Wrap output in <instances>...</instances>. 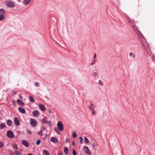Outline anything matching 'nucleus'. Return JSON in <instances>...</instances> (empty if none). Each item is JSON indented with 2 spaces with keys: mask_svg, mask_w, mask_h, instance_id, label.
<instances>
[{
  "mask_svg": "<svg viewBox=\"0 0 155 155\" xmlns=\"http://www.w3.org/2000/svg\"><path fill=\"white\" fill-rule=\"evenodd\" d=\"M57 126L58 129L61 131H62L64 130L63 125L61 121L58 122L57 124Z\"/></svg>",
  "mask_w": 155,
  "mask_h": 155,
  "instance_id": "nucleus-3",
  "label": "nucleus"
},
{
  "mask_svg": "<svg viewBox=\"0 0 155 155\" xmlns=\"http://www.w3.org/2000/svg\"><path fill=\"white\" fill-rule=\"evenodd\" d=\"M42 130H40L38 132V134H39L40 135H42Z\"/></svg>",
  "mask_w": 155,
  "mask_h": 155,
  "instance_id": "nucleus-34",
  "label": "nucleus"
},
{
  "mask_svg": "<svg viewBox=\"0 0 155 155\" xmlns=\"http://www.w3.org/2000/svg\"><path fill=\"white\" fill-rule=\"evenodd\" d=\"M27 155H33L32 153H30L28 154Z\"/></svg>",
  "mask_w": 155,
  "mask_h": 155,
  "instance_id": "nucleus-49",
  "label": "nucleus"
},
{
  "mask_svg": "<svg viewBox=\"0 0 155 155\" xmlns=\"http://www.w3.org/2000/svg\"><path fill=\"white\" fill-rule=\"evenodd\" d=\"M35 86H36L38 87V86H39V84L38 82H36V83H35Z\"/></svg>",
  "mask_w": 155,
  "mask_h": 155,
  "instance_id": "nucleus-40",
  "label": "nucleus"
},
{
  "mask_svg": "<svg viewBox=\"0 0 155 155\" xmlns=\"http://www.w3.org/2000/svg\"><path fill=\"white\" fill-rule=\"evenodd\" d=\"M7 136L10 138H13L14 137V136L13 132L10 130H8L7 133Z\"/></svg>",
  "mask_w": 155,
  "mask_h": 155,
  "instance_id": "nucleus-6",
  "label": "nucleus"
},
{
  "mask_svg": "<svg viewBox=\"0 0 155 155\" xmlns=\"http://www.w3.org/2000/svg\"><path fill=\"white\" fill-rule=\"evenodd\" d=\"M58 128H57L56 127H55L54 128V130H55V131L58 134H60V133L59 131L58 130Z\"/></svg>",
  "mask_w": 155,
  "mask_h": 155,
  "instance_id": "nucleus-30",
  "label": "nucleus"
},
{
  "mask_svg": "<svg viewBox=\"0 0 155 155\" xmlns=\"http://www.w3.org/2000/svg\"><path fill=\"white\" fill-rule=\"evenodd\" d=\"M32 114L34 117H38L40 113L38 110H35L32 111Z\"/></svg>",
  "mask_w": 155,
  "mask_h": 155,
  "instance_id": "nucleus-7",
  "label": "nucleus"
},
{
  "mask_svg": "<svg viewBox=\"0 0 155 155\" xmlns=\"http://www.w3.org/2000/svg\"><path fill=\"white\" fill-rule=\"evenodd\" d=\"M50 141L54 143H57L58 142V140L57 139V138L55 137H52L50 138Z\"/></svg>",
  "mask_w": 155,
  "mask_h": 155,
  "instance_id": "nucleus-8",
  "label": "nucleus"
},
{
  "mask_svg": "<svg viewBox=\"0 0 155 155\" xmlns=\"http://www.w3.org/2000/svg\"><path fill=\"white\" fill-rule=\"evenodd\" d=\"M5 12V10L4 9H0V15H3V14Z\"/></svg>",
  "mask_w": 155,
  "mask_h": 155,
  "instance_id": "nucleus-19",
  "label": "nucleus"
},
{
  "mask_svg": "<svg viewBox=\"0 0 155 155\" xmlns=\"http://www.w3.org/2000/svg\"><path fill=\"white\" fill-rule=\"evenodd\" d=\"M98 83L101 86L103 84V83L101 80H99V81Z\"/></svg>",
  "mask_w": 155,
  "mask_h": 155,
  "instance_id": "nucleus-37",
  "label": "nucleus"
},
{
  "mask_svg": "<svg viewBox=\"0 0 155 155\" xmlns=\"http://www.w3.org/2000/svg\"><path fill=\"white\" fill-rule=\"evenodd\" d=\"M85 142L86 143H88L89 142V140L86 137L84 138Z\"/></svg>",
  "mask_w": 155,
  "mask_h": 155,
  "instance_id": "nucleus-31",
  "label": "nucleus"
},
{
  "mask_svg": "<svg viewBox=\"0 0 155 155\" xmlns=\"http://www.w3.org/2000/svg\"><path fill=\"white\" fill-rule=\"evenodd\" d=\"M72 154L73 155H76L77 152L75 150V149H73L72 150Z\"/></svg>",
  "mask_w": 155,
  "mask_h": 155,
  "instance_id": "nucleus-32",
  "label": "nucleus"
},
{
  "mask_svg": "<svg viewBox=\"0 0 155 155\" xmlns=\"http://www.w3.org/2000/svg\"><path fill=\"white\" fill-rule=\"evenodd\" d=\"M47 119V117H45V118L43 119L42 120V122L44 124H47V125L50 127H51V123L50 121H48L46 119Z\"/></svg>",
  "mask_w": 155,
  "mask_h": 155,
  "instance_id": "nucleus-4",
  "label": "nucleus"
},
{
  "mask_svg": "<svg viewBox=\"0 0 155 155\" xmlns=\"http://www.w3.org/2000/svg\"><path fill=\"white\" fill-rule=\"evenodd\" d=\"M96 57V54H95L94 55V58H95Z\"/></svg>",
  "mask_w": 155,
  "mask_h": 155,
  "instance_id": "nucleus-48",
  "label": "nucleus"
},
{
  "mask_svg": "<svg viewBox=\"0 0 155 155\" xmlns=\"http://www.w3.org/2000/svg\"><path fill=\"white\" fill-rule=\"evenodd\" d=\"M7 124L8 126H11L12 124V121L10 120H8L6 121Z\"/></svg>",
  "mask_w": 155,
  "mask_h": 155,
  "instance_id": "nucleus-16",
  "label": "nucleus"
},
{
  "mask_svg": "<svg viewBox=\"0 0 155 155\" xmlns=\"http://www.w3.org/2000/svg\"><path fill=\"white\" fill-rule=\"evenodd\" d=\"M21 143L23 145H24L26 147H28L29 146V144L28 142L25 140H23L21 141Z\"/></svg>",
  "mask_w": 155,
  "mask_h": 155,
  "instance_id": "nucleus-10",
  "label": "nucleus"
},
{
  "mask_svg": "<svg viewBox=\"0 0 155 155\" xmlns=\"http://www.w3.org/2000/svg\"><path fill=\"white\" fill-rule=\"evenodd\" d=\"M129 24L131 26H132V25H134V22L131 20H130L129 21Z\"/></svg>",
  "mask_w": 155,
  "mask_h": 155,
  "instance_id": "nucleus-27",
  "label": "nucleus"
},
{
  "mask_svg": "<svg viewBox=\"0 0 155 155\" xmlns=\"http://www.w3.org/2000/svg\"><path fill=\"white\" fill-rule=\"evenodd\" d=\"M91 106H89L88 107L91 110H93L94 109V105L93 104H91Z\"/></svg>",
  "mask_w": 155,
  "mask_h": 155,
  "instance_id": "nucleus-21",
  "label": "nucleus"
},
{
  "mask_svg": "<svg viewBox=\"0 0 155 155\" xmlns=\"http://www.w3.org/2000/svg\"><path fill=\"white\" fill-rule=\"evenodd\" d=\"M80 139V143L81 144H82L83 142V139L82 137H80L79 138Z\"/></svg>",
  "mask_w": 155,
  "mask_h": 155,
  "instance_id": "nucleus-25",
  "label": "nucleus"
},
{
  "mask_svg": "<svg viewBox=\"0 0 155 155\" xmlns=\"http://www.w3.org/2000/svg\"><path fill=\"white\" fill-rule=\"evenodd\" d=\"M29 99L30 101L32 102H34L35 101V100L34 98L31 96L29 97Z\"/></svg>",
  "mask_w": 155,
  "mask_h": 155,
  "instance_id": "nucleus-22",
  "label": "nucleus"
},
{
  "mask_svg": "<svg viewBox=\"0 0 155 155\" xmlns=\"http://www.w3.org/2000/svg\"><path fill=\"white\" fill-rule=\"evenodd\" d=\"M75 143L74 142H73L72 143V144L73 145H74V144Z\"/></svg>",
  "mask_w": 155,
  "mask_h": 155,
  "instance_id": "nucleus-50",
  "label": "nucleus"
},
{
  "mask_svg": "<svg viewBox=\"0 0 155 155\" xmlns=\"http://www.w3.org/2000/svg\"><path fill=\"white\" fill-rule=\"evenodd\" d=\"M31 0H23V3L25 5H28L30 3Z\"/></svg>",
  "mask_w": 155,
  "mask_h": 155,
  "instance_id": "nucleus-12",
  "label": "nucleus"
},
{
  "mask_svg": "<svg viewBox=\"0 0 155 155\" xmlns=\"http://www.w3.org/2000/svg\"><path fill=\"white\" fill-rule=\"evenodd\" d=\"M133 53H132V52H130V53H129V55H130V56H132V55H133Z\"/></svg>",
  "mask_w": 155,
  "mask_h": 155,
  "instance_id": "nucleus-43",
  "label": "nucleus"
},
{
  "mask_svg": "<svg viewBox=\"0 0 155 155\" xmlns=\"http://www.w3.org/2000/svg\"><path fill=\"white\" fill-rule=\"evenodd\" d=\"M64 151L66 154H67L68 153V149L67 147H64Z\"/></svg>",
  "mask_w": 155,
  "mask_h": 155,
  "instance_id": "nucleus-18",
  "label": "nucleus"
},
{
  "mask_svg": "<svg viewBox=\"0 0 155 155\" xmlns=\"http://www.w3.org/2000/svg\"><path fill=\"white\" fill-rule=\"evenodd\" d=\"M15 152L16 155H21V153L18 151H15Z\"/></svg>",
  "mask_w": 155,
  "mask_h": 155,
  "instance_id": "nucleus-29",
  "label": "nucleus"
},
{
  "mask_svg": "<svg viewBox=\"0 0 155 155\" xmlns=\"http://www.w3.org/2000/svg\"><path fill=\"white\" fill-rule=\"evenodd\" d=\"M5 18V17L4 15H0V21H2Z\"/></svg>",
  "mask_w": 155,
  "mask_h": 155,
  "instance_id": "nucleus-24",
  "label": "nucleus"
},
{
  "mask_svg": "<svg viewBox=\"0 0 155 155\" xmlns=\"http://www.w3.org/2000/svg\"><path fill=\"white\" fill-rule=\"evenodd\" d=\"M83 149L84 151L86 153L89 155H91V152L87 146H84L83 147Z\"/></svg>",
  "mask_w": 155,
  "mask_h": 155,
  "instance_id": "nucleus-5",
  "label": "nucleus"
},
{
  "mask_svg": "<svg viewBox=\"0 0 155 155\" xmlns=\"http://www.w3.org/2000/svg\"><path fill=\"white\" fill-rule=\"evenodd\" d=\"M18 1H19L20 0H18Z\"/></svg>",
  "mask_w": 155,
  "mask_h": 155,
  "instance_id": "nucleus-51",
  "label": "nucleus"
},
{
  "mask_svg": "<svg viewBox=\"0 0 155 155\" xmlns=\"http://www.w3.org/2000/svg\"><path fill=\"white\" fill-rule=\"evenodd\" d=\"M92 111V114L93 115H94L95 114V112L94 109Z\"/></svg>",
  "mask_w": 155,
  "mask_h": 155,
  "instance_id": "nucleus-39",
  "label": "nucleus"
},
{
  "mask_svg": "<svg viewBox=\"0 0 155 155\" xmlns=\"http://www.w3.org/2000/svg\"><path fill=\"white\" fill-rule=\"evenodd\" d=\"M91 144L93 147H95L97 145V142L94 140L92 141Z\"/></svg>",
  "mask_w": 155,
  "mask_h": 155,
  "instance_id": "nucleus-14",
  "label": "nucleus"
},
{
  "mask_svg": "<svg viewBox=\"0 0 155 155\" xmlns=\"http://www.w3.org/2000/svg\"><path fill=\"white\" fill-rule=\"evenodd\" d=\"M6 126V125L4 123H2L0 124V128L2 129H3L5 128Z\"/></svg>",
  "mask_w": 155,
  "mask_h": 155,
  "instance_id": "nucleus-23",
  "label": "nucleus"
},
{
  "mask_svg": "<svg viewBox=\"0 0 155 155\" xmlns=\"http://www.w3.org/2000/svg\"><path fill=\"white\" fill-rule=\"evenodd\" d=\"M58 155H63V154L61 152H59L58 153Z\"/></svg>",
  "mask_w": 155,
  "mask_h": 155,
  "instance_id": "nucleus-42",
  "label": "nucleus"
},
{
  "mask_svg": "<svg viewBox=\"0 0 155 155\" xmlns=\"http://www.w3.org/2000/svg\"><path fill=\"white\" fill-rule=\"evenodd\" d=\"M14 123L15 125L16 126H19L20 124V121L17 117H15L14 118Z\"/></svg>",
  "mask_w": 155,
  "mask_h": 155,
  "instance_id": "nucleus-11",
  "label": "nucleus"
},
{
  "mask_svg": "<svg viewBox=\"0 0 155 155\" xmlns=\"http://www.w3.org/2000/svg\"><path fill=\"white\" fill-rule=\"evenodd\" d=\"M131 27L133 28L134 30H137L138 28L136 25H132Z\"/></svg>",
  "mask_w": 155,
  "mask_h": 155,
  "instance_id": "nucleus-20",
  "label": "nucleus"
},
{
  "mask_svg": "<svg viewBox=\"0 0 155 155\" xmlns=\"http://www.w3.org/2000/svg\"><path fill=\"white\" fill-rule=\"evenodd\" d=\"M38 107L42 111H44L46 110L45 107L43 104H39L38 105Z\"/></svg>",
  "mask_w": 155,
  "mask_h": 155,
  "instance_id": "nucleus-9",
  "label": "nucleus"
},
{
  "mask_svg": "<svg viewBox=\"0 0 155 155\" xmlns=\"http://www.w3.org/2000/svg\"><path fill=\"white\" fill-rule=\"evenodd\" d=\"M18 110L21 113L25 114V111L24 108H23L19 107L18 108Z\"/></svg>",
  "mask_w": 155,
  "mask_h": 155,
  "instance_id": "nucleus-13",
  "label": "nucleus"
},
{
  "mask_svg": "<svg viewBox=\"0 0 155 155\" xmlns=\"http://www.w3.org/2000/svg\"><path fill=\"white\" fill-rule=\"evenodd\" d=\"M12 103L14 105V106H15L16 104L15 103V101H12Z\"/></svg>",
  "mask_w": 155,
  "mask_h": 155,
  "instance_id": "nucleus-41",
  "label": "nucleus"
},
{
  "mask_svg": "<svg viewBox=\"0 0 155 155\" xmlns=\"http://www.w3.org/2000/svg\"><path fill=\"white\" fill-rule=\"evenodd\" d=\"M97 72H94L93 73V75L94 76H96L97 75Z\"/></svg>",
  "mask_w": 155,
  "mask_h": 155,
  "instance_id": "nucleus-38",
  "label": "nucleus"
},
{
  "mask_svg": "<svg viewBox=\"0 0 155 155\" xmlns=\"http://www.w3.org/2000/svg\"><path fill=\"white\" fill-rule=\"evenodd\" d=\"M4 146V143L3 142L0 141V147L2 148Z\"/></svg>",
  "mask_w": 155,
  "mask_h": 155,
  "instance_id": "nucleus-35",
  "label": "nucleus"
},
{
  "mask_svg": "<svg viewBox=\"0 0 155 155\" xmlns=\"http://www.w3.org/2000/svg\"><path fill=\"white\" fill-rule=\"evenodd\" d=\"M66 142L68 143V138H66Z\"/></svg>",
  "mask_w": 155,
  "mask_h": 155,
  "instance_id": "nucleus-45",
  "label": "nucleus"
},
{
  "mask_svg": "<svg viewBox=\"0 0 155 155\" xmlns=\"http://www.w3.org/2000/svg\"><path fill=\"white\" fill-rule=\"evenodd\" d=\"M48 111L50 114H51V111L50 110H48Z\"/></svg>",
  "mask_w": 155,
  "mask_h": 155,
  "instance_id": "nucleus-44",
  "label": "nucleus"
},
{
  "mask_svg": "<svg viewBox=\"0 0 155 155\" xmlns=\"http://www.w3.org/2000/svg\"><path fill=\"white\" fill-rule=\"evenodd\" d=\"M27 133L29 134H32V132L30 130L28 129L27 130Z\"/></svg>",
  "mask_w": 155,
  "mask_h": 155,
  "instance_id": "nucleus-33",
  "label": "nucleus"
},
{
  "mask_svg": "<svg viewBox=\"0 0 155 155\" xmlns=\"http://www.w3.org/2000/svg\"><path fill=\"white\" fill-rule=\"evenodd\" d=\"M40 143H41L40 140H38L37 141V142H36V144L38 145H39L40 144Z\"/></svg>",
  "mask_w": 155,
  "mask_h": 155,
  "instance_id": "nucleus-36",
  "label": "nucleus"
},
{
  "mask_svg": "<svg viewBox=\"0 0 155 155\" xmlns=\"http://www.w3.org/2000/svg\"><path fill=\"white\" fill-rule=\"evenodd\" d=\"M6 6L10 8H12L15 6V4L14 2L11 1H8L6 2Z\"/></svg>",
  "mask_w": 155,
  "mask_h": 155,
  "instance_id": "nucleus-1",
  "label": "nucleus"
},
{
  "mask_svg": "<svg viewBox=\"0 0 155 155\" xmlns=\"http://www.w3.org/2000/svg\"><path fill=\"white\" fill-rule=\"evenodd\" d=\"M43 155H49V152L46 150H43L42 151Z\"/></svg>",
  "mask_w": 155,
  "mask_h": 155,
  "instance_id": "nucleus-17",
  "label": "nucleus"
},
{
  "mask_svg": "<svg viewBox=\"0 0 155 155\" xmlns=\"http://www.w3.org/2000/svg\"><path fill=\"white\" fill-rule=\"evenodd\" d=\"M17 102L20 105L23 106L24 105V103L21 100L18 99L17 101Z\"/></svg>",
  "mask_w": 155,
  "mask_h": 155,
  "instance_id": "nucleus-15",
  "label": "nucleus"
},
{
  "mask_svg": "<svg viewBox=\"0 0 155 155\" xmlns=\"http://www.w3.org/2000/svg\"><path fill=\"white\" fill-rule=\"evenodd\" d=\"M95 61L93 62H92V63H91V64L92 65H93L94 64V63H95Z\"/></svg>",
  "mask_w": 155,
  "mask_h": 155,
  "instance_id": "nucleus-46",
  "label": "nucleus"
},
{
  "mask_svg": "<svg viewBox=\"0 0 155 155\" xmlns=\"http://www.w3.org/2000/svg\"><path fill=\"white\" fill-rule=\"evenodd\" d=\"M30 124L33 127H36L37 124V121L34 119H30Z\"/></svg>",
  "mask_w": 155,
  "mask_h": 155,
  "instance_id": "nucleus-2",
  "label": "nucleus"
},
{
  "mask_svg": "<svg viewBox=\"0 0 155 155\" xmlns=\"http://www.w3.org/2000/svg\"><path fill=\"white\" fill-rule=\"evenodd\" d=\"M13 148L17 149H18L17 145L16 144H13L12 145Z\"/></svg>",
  "mask_w": 155,
  "mask_h": 155,
  "instance_id": "nucleus-28",
  "label": "nucleus"
},
{
  "mask_svg": "<svg viewBox=\"0 0 155 155\" xmlns=\"http://www.w3.org/2000/svg\"><path fill=\"white\" fill-rule=\"evenodd\" d=\"M132 57L133 58H135V54H133Z\"/></svg>",
  "mask_w": 155,
  "mask_h": 155,
  "instance_id": "nucleus-47",
  "label": "nucleus"
},
{
  "mask_svg": "<svg viewBox=\"0 0 155 155\" xmlns=\"http://www.w3.org/2000/svg\"><path fill=\"white\" fill-rule=\"evenodd\" d=\"M77 134L74 131L73 132L72 134V137L73 138H75L77 136Z\"/></svg>",
  "mask_w": 155,
  "mask_h": 155,
  "instance_id": "nucleus-26",
  "label": "nucleus"
}]
</instances>
